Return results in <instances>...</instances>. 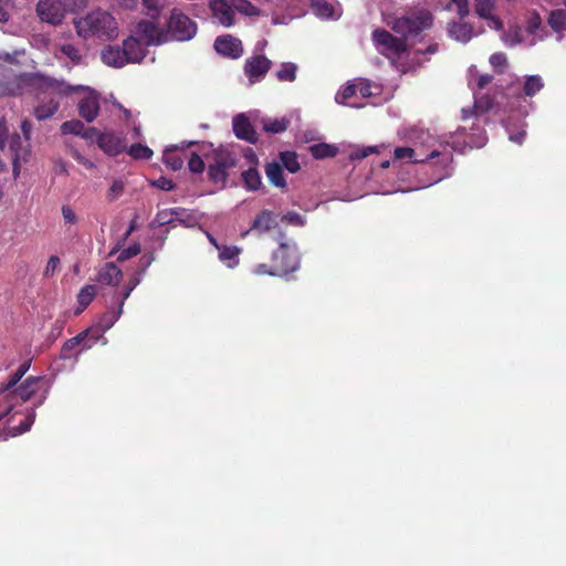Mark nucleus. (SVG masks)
Listing matches in <instances>:
<instances>
[{
	"label": "nucleus",
	"instance_id": "nucleus-1",
	"mask_svg": "<svg viewBox=\"0 0 566 566\" xmlns=\"http://www.w3.org/2000/svg\"><path fill=\"white\" fill-rule=\"evenodd\" d=\"M398 135L411 143L412 148L416 149V157L419 158V165L431 166L437 175L432 181L418 188L429 187L451 175L452 135L436 137L428 130L416 126L401 128Z\"/></svg>",
	"mask_w": 566,
	"mask_h": 566
},
{
	"label": "nucleus",
	"instance_id": "nucleus-2",
	"mask_svg": "<svg viewBox=\"0 0 566 566\" xmlns=\"http://www.w3.org/2000/svg\"><path fill=\"white\" fill-rule=\"evenodd\" d=\"M30 76H44L43 74L32 73L19 76L8 77L6 82H0V97L14 96L23 94L31 87L39 88L41 94L38 97V105L34 107L33 114L38 120H44L52 117L60 107L59 97L64 96L59 92H50L44 85L29 81H21Z\"/></svg>",
	"mask_w": 566,
	"mask_h": 566
},
{
	"label": "nucleus",
	"instance_id": "nucleus-3",
	"mask_svg": "<svg viewBox=\"0 0 566 566\" xmlns=\"http://www.w3.org/2000/svg\"><path fill=\"white\" fill-rule=\"evenodd\" d=\"M23 82V78L21 80ZM24 81H31L44 85L50 92H59L63 95H72L83 93V96L78 101L77 108L80 116L87 123H92L98 116L99 113V97L98 94L83 85H70L64 81H57L50 76H30L25 77Z\"/></svg>",
	"mask_w": 566,
	"mask_h": 566
},
{
	"label": "nucleus",
	"instance_id": "nucleus-4",
	"mask_svg": "<svg viewBox=\"0 0 566 566\" xmlns=\"http://www.w3.org/2000/svg\"><path fill=\"white\" fill-rule=\"evenodd\" d=\"M77 34L81 38H97L104 41L118 35V24L115 18L105 10L96 9L82 18L74 20Z\"/></svg>",
	"mask_w": 566,
	"mask_h": 566
},
{
	"label": "nucleus",
	"instance_id": "nucleus-5",
	"mask_svg": "<svg viewBox=\"0 0 566 566\" xmlns=\"http://www.w3.org/2000/svg\"><path fill=\"white\" fill-rule=\"evenodd\" d=\"M21 129L24 136V142L18 133H10V127L4 118L0 119V148L7 153L12 161L13 175L18 177L20 174V163L27 160L29 149L27 143L30 138L32 129L31 123L24 119L21 123Z\"/></svg>",
	"mask_w": 566,
	"mask_h": 566
},
{
	"label": "nucleus",
	"instance_id": "nucleus-6",
	"mask_svg": "<svg viewBox=\"0 0 566 566\" xmlns=\"http://www.w3.org/2000/svg\"><path fill=\"white\" fill-rule=\"evenodd\" d=\"M42 385V377H28L19 386H14L13 388H0V400L4 405V410L0 413V421L8 417L15 406L28 401L40 391Z\"/></svg>",
	"mask_w": 566,
	"mask_h": 566
},
{
	"label": "nucleus",
	"instance_id": "nucleus-7",
	"mask_svg": "<svg viewBox=\"0 0 566 566\" xmlns=\"http://www.w3.org/2000/svg\"><path fill=\"white\" fill-rule=\"evenodd\" d=\"M197 23L192 21L186 13L180 9H172L167 21V28L165 29L168 38V42L189 41L197 34Z\"/></svg>",
	"mask_w": 566,
	"mask_h": 566
},
{
	"label": "nucleus",
	"instance_id": "nucleus-8",
	"mask_svg": "<svg viewBox=\"0 0 566 566\" xmlns=\"http://www.w3.org/2000/svg\"><path fill=\"white\" fill-rule=\"evenodd\" d=\"M432 23V15L427 10H419L409 15L400 17L394 20L391 29L402 36L416 35L422 30L429 28Z\"/></svg>",
	"mask_w": 566,
	"mask_h": 566
},
{
	"label": "nucleus",
	"instance_id": "nucleus-9",
	"mask_svg": "<svg viewBox=\"0 0 566 566\" xmlns=\"http://www.w3.org/2000/svg\"><path fill=\"white\" fill-rule=\"evenodd\" d=\"M133 45H135L133 40H124L123 49L108 45L102 51V61L112 67H123L128 63H136L139 55L130 51Z\"/></svg>",
	"mask_w": 566,
	"mask_h": 566
},
{
	"label": "nucleus",
	"instance_id": "nucleus-10",
	"mask_svg": "<svg viewBox=\"0 0 566 566\" xmlns=\"http://www.w3.org/2000/svg\"><path fill=\"white\" fill-rule=\"evenodd\" d=\"M132 35L136 36L146 46L168 43L165 29L149 20L139 21L132 30Z\"/></svg>",
	"mask_w": 566,
	"mask_h": 566
},
{
	"label": "nucleus",
	"instance_id": "nucleus-11",
	"mask_svg": "<svg viewBox=\"0 0 566 566\" xmlns=\"http://www.w3.org/2000/svg\"><path fill=\"white\" fill-rule=\"evenodd\" d=\"M373 41L377 51L390 59L399 57L406 51L401 39L395 38L386 30L377 29L373 32Z\"/></svg>",
	"mask_w": 566,
	"mask_h": 566
},
{
	"label": "nucleus",
	"instance_id": "nucleus-12",
	"mask_svg": "<svg viewBox=\"0 0 566 566\" xmlns=\"http://www.w3.org/2000/svg\"><path fill=\"white\" fill-rule=\"evenodd\" d=\"M273 261L277 271L286 274L297 270L300 255L294 242H281L279 249L273 253Z\"/></svg>",
	"mask_w": 566,
	"mask_h": 566
},
{
	"label": "nucleus",
	"instance_id": "nucleus-13",
	"mask_svg": "<svg viewBox=\"0 0 566 566\" xmlns=\"http://www.w3.org/2000/svg\"><path fill=\"white\" fill-rule=\"evenodd\" d=\"M208 7L213 23L231 28L237 23L233 2L231 0H209Z\"/></svg>",
	"mask_w": 566,
	"mask_h": 566
},
{
	"label": "nucleus",
	"instance_id": "nucleus-14",
	"mask_svg": "<svg viewBox=\"0 0 566 566\" xmlns=\"http://www.w3.org/2000/svg\"><path fill=\"white\" fill-rule=\"evenodd\" d=\"M36 13L41 21L59 25L65 18L66 7L61 0H40L36 4Z\"/></svg>",
	"mask_w": 566,
	"mask_h": 566
},
{
	"label": "nucleus",
	"instance_id": "nucleus-15",
	"mask_svg": "<svg viewBox=\"0 0 566 566\" xmlns=\"http://www.w3.org/2000/svg\"><path fill=\"white\" fill-rule=\"evenodd\" d=\"M474 12L490 29L503 31V21L496 14V0H474Z\"/></svg>",
	"mask_w": 566,
	"mask_h": 566
},
{
	"label": "nucleus",
	"instance_id": "nucleus-16",
	"mask_svg": "<svg viewBox=\"0 0 566 566\" xmlns=\"http://www.w3.org/2000/svg\"><path fill=\"white\" fill-rule=\"evenodd\" d=\"M213 48L218 54L228 59H239L243 54V45L239 38L223 34L216 38Z\"/></svg>",
	"mask_w": 566,
	"mask_h": 566
},
{
	"label": "nucleus",
	"instance_id": "nucleus-17",
	"mask_svg": "<svg viewBox=\"0 0 566 566\" xmlns=\"http://www.w3.org/2000/svg\"><path fill=\"white\" fill-rule=\"evenodd\" d=\"M272 61L262 54L249 57L244 64V74L251 84L261 81L271 69Z\"/></svg>",
	"mask_w": 566,
	"mask_h": 566
},
{
	"label": "nucleus",
	"instance_id": "nucleus-18",
	"mask_svg": "<svg viewBox=\"0 0 566 566\" xmlns=\"http://www.w3.org/2000/svg\"><path fill=\"white\" fill-rule=\"evenodd\" d=\"M124 301H119L118 308L115 312H106L99 318L95 328H90L92 334V343L86 345L87 348H91L93 344H95L98 339L102 338L103 334L108 331L116 321L120 317L123 313Z\"/></svg>",
	"mask_w": 566,
	"mask_h": 566
},
{
	"label": "nucleus",
	"instance_id": "nucleus-19",
	"mask_svg": "<svg viewBox=\"0 0 566 566\" xmlns=\"http://www.w3.org/2000/svg\"><path fill=\"white\" fill-rule=\"evenodd\" d=\"M232 127L238 138L247 140L249 143H255L258 140L256 133L248 115H235L232 119Z\"/></svg>",
	"mask_w": 566,
	"mask_h": 566
},
{
	"label": "nucleus",
	"instance_id": "nucleus-20",
	"mask_svg": "<svg viewBox=\"0 0 566 566\" xmlns=\"http://www.w3.org/2000/svg\"><path fill=\"white\" fill-rule=\"evenodd\" d=\"M97 145L105 154L109 156L118 155L126 147L124 139L114 133H103L98 135Z\"/></svg>",
	"mask_w": 566,
	"mask_h": 566
},
{
	"label": "nucleus",
	"instance_id": "nucleus-21",
	"mask_svg": "<svg viewBox=\"0 0 566 566\" xmlns=\"http://www.w3.org/2000/svg\"><path fill=\"white\" fill-rule=\"evenodd\" d=\"M123 277L122 270L114 263L103 265L97 274V281L103 285L117 286Z\"/></svg>",
	"mask_w": 566,
	"mask_h": 566
},
{
	"label": "nucleus",
	"instance_id": "nucleus-22",
	"mask_svg": "<svg viewBox=\"0 0 566 566\" xmlns=\"http://www.w3.org/2000/svg\"><path fill=\"white\" fill-rule=\"evenodd\" d=\"M448 34L451 39L468 43L474 35L473 27L467 22H451L448 25Z\"/></svg>",
	"mask_w": 566,
	"mask_h": 566
},
{
	"label": "nucleus",
	"instance_id": "nucleus-23",
	"mask_svg": "<svg viewBox=\"0 0 566 566\" xmlns=\"http://www.w3.org/2000/svg\"><path fill=\"white\" fill-rule=\"evenodd\" d=\"M277 227L276 216L270 210H262L254 219L250 231L264 233Z\"/></svg>",
	"mask_w": 566,
	"mask_h": 566
},
{
	"label": "nucleus",
	"instance_id": "nucleus-24",
	"mask_svg": "<svg viewBox=\"0 0 566 566\" xmlns=\"http://www.w3.org/2000/svg\"><path fill=\"white\" fill-rule=\"evenodd\" d=\"M547 23L556 33L557 41H562L566 34V9H555L548 14Z\"/></svg>",
	"mask_w": 566,
	"mask_h": 566
},
{
	"label": "nucleus",
	"instance_id": "nucleus-25",
	"mask_svg": "<svg viewBox=\"0 0 566 566\" xmlns=\"http://www.w3.org/2000/svg\"><path fill=\"white\" fill-rule=\"evenodd\" d=\"M501 39L506 46H515L517 44L534 46L537 43L536 38H526L522 28L503 32Z\"/></svg>",
	"mask_w": 566,
	"mask_h": 566
},
{
	"label": "nucleus",
	"instance_id": "nucleus-26",
	"mask_svg": "<svg viewBox=\"0 0 566 566\" xmlns=\"http://www.w3.org/2000/svg\"><path fill=\"white\" fill-rule=\"evenodd\" d=\"M522 30L524 31L526 38H536L537 42L544 40L542 18L536 11H533L528 14L525 27L522 28Z\"/></svg>",
	"mask_w": 566,
	"mask_h": 566
},
{
	"label": "nucleus",
	"instance_id": "nucleus-27",
	"mask_svg": "<svg viewBox=\"0 0 566 566\" xmlns=\"http://www.w3.org/2000/svg\"><path fill=\"white\" fill-rule=\"evenodd\" d=\"M34 419H35V407L29 411V413L23 422H21L19 426H12V427L9 426L8 428H6L3 431L0 432V437L3 440H7L9 437H17L19 434H22V433L29 431L31 426L34 422Z\"/></svg>",
	"mask_w": 566,
	"mask_h": 566
},
{
	"label": "nucleus",
	"instance_id": "nucleus-28",
	"mask_svg": "<svg viewBox=\"0 0 566 566\" xmlns=\"http://www.w3.org/2000/svg\"><path fill=\"white\" fill-rule=\"evenodd\" d=\"M234 166L232 158H219L214 165L209 167V177L214 182H223L227 178V169Z\"/></svg>",
	"mask_w": 566,
	"mask_h": 566
},
{
	"label": "nucleus",
	"instance_id": "nucleus-29",
	"mask_svg": "<svg viewBox=\"0 0 566 566\" xmlns=\"http://www.w3.org/2000/svg\"><path fill=\"white\" fill-rule=\"evenodd\" d=\"M185 213L186 211L181 208L160 210L153 221V224L156 223L157 226H166L171 224L175 221L184 222L182 217Z\"/></svg>",
	"mask_w": 566,
	"mask_h": 566
},
{
	"label": "nucleus",
	"instance_id": "nucleus-30",
	"mask_svg": "<svg viewBox=\"0 0 566 566\" xmlns=\"http://www.w3.org/2000/svg\"><path fill=\"white\" fill-rule=\"evenodd\" d=\"M312 10L314 14L322 19H337L339 12L334 8L333 4L325 0H312Z\"/></svg>",
	"mask_w": 566,
	"mask_h": 566
},
{
	"label": "nucleus",
	"instance_id": "nucleus-31",
	"mask_svg": "<svg viewBox=\"0 0 566 566\" xmlns=\"http://www.w3.org/2000/svg\"><path fill=\"white\" fill-rule=\"evenodd\" d=\"M219 260L228 268L233 269L239 264L240 249L234 245H220L218 249Z\"/></svg>",
	"mask_w": 566,
	"mask_h": 566
},
{
	"label": "nucleus",
	"instance_id": "nucleus-32",
	"mask_svg": "<svg viewBox=\"0 0 566 566\" xmlns=\"http://www.w3.org/2000/svg\"><path fill=\"white\" fill-rule=\"evenodd\" d=\"M260 123L262 125V128L268 132V133H272V134H279V133H282L284 130H286L289 124H290V120L286 119L285 117H281V118H277V117H262L260 119Z\"/></svg>",
	"mask_w": 566,
	"mask_h": 566
},
{
	"label": "nucleus",
	"instance_id": "nucleus-33",
	"mask_svg": "<svg viewBox=\"0 0 566 566\" xmlns=\"http://www.w3.org/2000/svg\"><path fill=\"white\" fill-rule=\"evenodd\" d=\"M265 174L271 184L275 187H285V179L283 177L282 167L279 163H269L265 167Z\"/></svg>",
	"mask_w": 566,
	"mask_h": 566
},
{
	"label": "nucleus",
	"instance_id": "nucleus-34",
	"mask_svg": "<svg viewBox=\"0 0 566 566\" xmlns=\"http://www.w3.org/2000/svg\"><path fill=\"white\" fill-rule=\"evenodd\" d=\"M233 2L234 14L238 12L244 17H259L261 10L249 0H231Z\"/></svg>",
	"mask_w": 566,
	"mask_h": 566
},
{
	"label": "nucleus",
	"instance_id": "nucleus-35",
	"mask_svg": "<svg viewBox=\"0 0 566 566\" xmlns=\"http://www.w3.org/2000/svg\"><path fill=\"white\" fill-rule=\"evenodd\" d=\"M96 295V287L94 285H85L81 289L77 294V303L78 307L75 311V314L82 313L93 301Z\"/></svg>",
	"mask_w": 566,
	"mask_h": 566
},
{
	"label": "nucleus",
	"instance_id": "nucleus-36",
	"mask_svg": "<svg viewBox=\"0 0 566 566\" xmlns=\"http://www.w3.org/2000/svg\"><path fill=\"white\" fill-rule=\"evenodd\" d=\"M312 156L316 159L332 158L337 155V147L329 144H315L310 147Z\"/></svg>",
	"mask_w": 566,
	"mask_h": 566
},
{
	"label": "nucleus",
	"instance_id": "nucleus-37",
	"mask_svg": "<svg viewBox=\"0 0 566 566\" xmlns=\"http://www.w3.org/2000/svg\"><path fill=\"white\" fill-rule=\"evenodd\" d=\"M297 65L292 62H284L276 71V78L281 82H294L296 78Z\"/></svg>",
	"mask_w": 566,
	"mask_h": 566
},
{
	"label": "nucleus",
	"instance_id": "nucleus-38",
	"mask_svg": "<svg viewBox=\"0 0 566 566\" xmlns=\"http://www.w3.org/2000/svg\"><path fill=\"white\" fill-rule=\"evenodd\" d=\"M406 160L410 164H419V158L416 157V149L412 146L397 147L394 150V161Z\"/></svg>",
	"mask_w": 566,
	"mask_h": 566
},
{
	"label": "nucleus",
	"instance_id": "nucleus-39",
	"mask_svg": "<svg viewBox=\"0 0 566 566\" xmlns=\"http://www.w3.org/2000/svg\"><path fill=\"white\" fill-rule=\"evenodd\" d=\"M354 96H357V87L356 83H350L344 90L336 94L335 101L338 104L349 105L352 107H359V105L348 102Z\"/></svg>",
	"mask_w": 566,
	"mask_h": 566
},
{
	"label": "nucleus",
	"instance_id": "nucleus-40",
	"mask_svg": "<svg viewBox=\"0 0 566 566\" xmlns=\"http://www.w3.org/2000/svg\"><path fill=\"white\" fill-rule=\"evenodd\" d=\"M544 86L543 80L538 75H528L524 82V93L526 96H534Z\"/></svg>",
	"mask_w": 566,
	"mask_h": 566
},
{
	"label": "nucleus",
	"instance_id": "nucleus-41",
	"mask_svg": "<svg viewBox=\"0 0 566 566\" xmlns=\"http://www.w3.org/2000/svg\"><path fill=\"white\" fill-rule=\"evenodd\" d=\"M86 339H87V343L84 344L85 348H87L86 345L92 343L91 329H86V331L80 333L77 336H75V337L69 339L67 342H65V344L63 346V352L66 354L67 352L73 350L76 346H78L80 344H82Z\"/></svg>",
	"mask_w": 566,
	"mask_h": 566
},
{
	"label": "nucleus",
	"instance_id": "nucleus-42",
	"mask_svg": "<svg viewBox=\"0 0 566 566\" xmlns=\"http://www.w3.org/2000/svg\"><path fill=\"white\" fill-rule=\"evenodd\" d=\"M242 179L245 187L249 190H256L261 186V176L259 171L254 168H250L242 172Z\"/></svg>",
	"mask_w": 566,
	"mask_h": 566
},
{
	"label": "nucleus",
	"instance_id": "nucleus-43",
	"mask_svg": "<svg viewBox=\"0 0 566 566\" xmlns=\"http://www.w3.org/2000/svg\"><path fill=\"white\" fill-rule=\"evenodd\" d=\"M280 160L285 169L290 172L294 174L298 171L300 164L297 161V156L293 151H283L280 154Z\"/></svg>",
	"mask_w": 566,
	"mask_h": 566
},
{
	"label": "nucleus",
	"instance_id": "nucleus-44",
	"mask_svg": "<svg viewBox=\"0 0 566 566\" xmlns=\"http://www.w3.org/2000/svg\"><path fill=\"white\" fill-rule=\"evenodd\" d=\"M381 147H382V145L356 147L350 151L349 158L352 160H359V159L366 158L374 153H377V154L380 153Z\"/></svg>",
	"mask_w": 566,
	"mask_h": 566
},
{
	"label": "nucleus",
	"instance_id": "nucleus-45",
	"mask_svg": "<svg viewBox=\"0 0 566 566\" xmlns=\"http://www.w3.org/2000/svg\"><path fill=\"white\" fill-rule=\"evenodd\" d=\"M164 161L172 170H179L184 165V159L174 149H166L164 153Z\"/></svg>",
	"mask_w": 566,
	"mask_h": 566
},
{
	"label": "nucleus",
	"instance_id": "nucleus-46",
	"mask_svg": "<svg viewBox=\"0 0 566 566\" xmlns=\"http://www.w3.org/2000/svg\"><path fill=\"white\" fill-rule=\"evenodd\" d=\"M84 124L80 119H71L64 122L61 126V130L63 134H72V135H81L84 132Z\"/></svg>",
	"mask_w": 566,
	"mask_h": 566
},
{
	"label": "nucleus",
	"instance_id": "nucleus-47",
	"mask_svg": "<svg viewBox=\"0 0 566 566\" xmlns=\"http://www.w3.org/2000/svg\"><path fill=\"white\" fill-rule=\"evenodd\" d=\"M30 368V361H25L20 365L18 370L11 375L10 379L7 384L2 385L1 388H13L18 385V382L21 380V378L25 375V373Z\"/></svg>",
	"mask_w": 566,
	"mask_h": 566
},
{
	"label": "nucleus",
	"instance_id": "nucleus-48",
	"mask_svg": "<svg viewBox=\"0 0 566 566\" xmlns=\"http://www.w3.org/2000/svg\"><path fill=\"white\" fill-rule=\"evenodd\" d=\"M128 154L137 159H148L153 155V150L145 145L134 144L129 147Z\"/></svg>",
	"mask_w": 566,
	"mask_h": 566
},
{
	"label": "nucleus",
	"instance_id": "nucleus-49",
	"mask_svg": "<svg viewBox=\"0 0 566 566\" xmlns=\"http://www.w3.org/2000/svg\"><path fill=\"white\" fill-rule=\"evenodd\" d=\"M125 185L123 179L113 180L107 191V199L111 201L117 200L124 193Z\"/></svg>",
	"mask_w": 566,
	"mask_h": 566
},
{
	"label": "nucleus",
	"instance_id": "nucleus-50",
	"mask_svg": "<svg viewBox=\"0 0 566 566\" xmlns=\"http://www.w3.org/2000/svg\"><path fill=\"white\" fill-rule=\"evenodd\" d=\"M166 0H143V4L147 10V13L151 18H156L165 7Z\"/></svg>",
	"mask_w": 566,
	"mask_h": 566
},
{
	"label": "nucleus",
	"instance_id": "nucleus-51",
	"mask_svg": "<svg viewBox=\"0 0 566 566\" xmlns=\"http://www.w3.org/2000/svg\"><path fill=\"white\" fill-rule=\"evenodd\" d=\"M356 87H357V96H361V97H371L373 95H375V91H378L379 87L376 86V85H371L369 82H366V81H358L356 82Z\"/></svg>",
	"mask_w": 566,
	"mask_h": 566
},
{
	"label": "nucleus",
	"instance_id": "nucleus-52",
	"mask_svg": "<svg viewBox=\"0 0 566 566\" xmlns=\"http://www.w3.org/2000/svg\"><path fill=\"white\" fill-rule=\"evenodd\" d=\"M126 40H133L135 45L132 46V52L139 55L137 59H138V62L137 63H140L144 57L146 56L147 54V46L145 44H143L139 40H137L136 36L134 35H129Z\"/></svg>",
	"mask_w": 566,
	"mask_h": 566
},
{
	"label": "nucleus",
	"instance_id": "nucleus-53",
	"mask_svg": "<svg viewBox=\"0 0 566 566\" xmlns=\"http://www.w3.org/2000/svg\"><path fill=\"white\" fill-rule=\"evenodd\" d=\"M467 138H468V140H465V143L468 145H470L471 148H473V147L480 148V147L484 146L486 143V136L484 135V133H480V134L470 133V134H468Z\"/></svg>",
	"mask_w": 566,
	"mask_h": 566
},
{
	"label": "nucleus",
	"instance_id": "nucleus-54",
	"mask_svg": "<svg viewBox=\"0 0 566 566\" xmlns=\"http://www.w3.org/2000/svg\"><path fill=\"white\" fill-rule=\"evenodd\" d=\"M505 128L509 133V139L517 145H522L524 139H525V136H526V130H525V125H523L521 127V129L517 132V133H514L512 129H511V126L510 124H505Z\"/></svg>",
	"mask_w": 566,
	"mask_h": 566
},
{
	"label": "nucleus",
	"instance_id": "nucleus-55",
	"mask_svg": "<svg viewBox=\"0 0 566 566\" xmlns=\"http://www.w3.org/2000/svg\"><path fill=\"white\" fill-rule=\"evenodd\" d=\"M139 253H140L139 244L134 243V244L129 245L128 248L124 249L123 251H120V253L117 256V260L119 262H124L133 256H136Z\"/></svg>",
	"mask_w": 566,
	"mask_h": 566
},
{
	"label": "nucleus",
	"instance_id": "nucleus-56",
	"mask_svg": "<svg viewBox=\"0 0 566 566\" xmlns=\"http://www.w3.org/2000/svg\"><path fill=\"white\" fill-rule=\"evenodd\" d=\"M282 220L285 221L286 223H290L293 226H298V227H302L305 224L304 217L295 211H290V212L285 213L282 217Z\"/></svg>",
	"mask_w": 566,
	"mask_h": 566
},
{
	"label": "nucleus",
	"instance_id": "nucleus-57",
	"mask_svg": "<svg viewBox=\"0 0 566 566\" xmlns=\"http://www.w3.org/2000/svg\"><path fill=\"white\" fill-rule=\"evenodd\" d=\"M188 167H189L190 171H192L195 174H199V172L203 171L205 163L200 156H198L197 154H192L188 161Z\"/></svg>",
	"mask_w": 566,
	"mask_h": 566
},
{
	"label": "nucleus",
	"instance_id": "nucleus-58",
	"mask_svg": "<svg viewBox=\"0 0 566 566\" xmlns=\"http://www.w3.org/2000/svg\"><path fill=\"white\" fill-rule=\"evenodd\" d=\"M142 282V277L139 275H136L134 274L128 283V285L125 286L123 293H122V300L120 301H126L130 293L134 291V289L139 285Z\"/></svg>",
	"mask_w": 566,
	"mask_h": 566
},
{
	"label": "nucleus",
	"instance_id": "nucleus-59",
	"mask_svg": "<svg viewBox=\"0 0 566 566\" xmlns=\"http://www.w3.org/2000/svg\"><path fill=\"white\" fill-rule=\"evenodd\" d=\"M61 52L73 62H78L81 59L78 50L72 44L62 45Z\"/></svg>",
	"mask_w": 566,
	"mask_h": 566
},
{
	"label": "nucleus",
	"instance_id": "nucleus-60",
	"mask_svg": "<svg viewBox=\"0 0 566 566\" xmlns=\"http://www.w3.org/2000/svg\"><path fill=\"white\" fill-rule=\"evenodd\" d=\"M60 265V259L55 255L51 256L46 263L43 275L45 277H51L54 275L55 271Z\"/></svg>",
	"mask_w": 566,
	"mask_h": 566
},
{
	"label": "nucleus",
	"instance_id": "nucleus-61",
	"mask_svg": "<svg viewBox=\"0 0 566 566\" xmlns=\"http://www.w3.org/2000/svg\"><path fill=\"white\" fill-rule=\"evenodd\" d=\"M451 3L455 6L457 12L461 18H464L469 14V2L468 0H451Z\"/></svg>",
	"mask_w": 566,
	"mask_h": 566
},
{
	"label": "nucleus",
	"instance_id": "nucleus-62",
	"mask_svg": "<svg viewBox=\"0 0 566 566\" xmlns=\"http://www.w3.org/2000/svg\"><path fill=\"white\" fill-rule=\"evenodd\" d=\"M506 55L504 53H494L490 56V64L494 69H501L506 65Z\"/></svg>",
	"mask_w": 566,
	"mask_h": 566
},
{
	"label": "nucleus",
	"instance_id": "nucleus-63",
	"mask_svg": "<svg viewBox=\"0 0 566 566\" xmlns=\"http://www.w3.org/2000/svg\"><path fill=\"white\" fill-rule=\"evenodd\" d=\"M62 216L66 223L75 224L77 221L76 213L70 206L62 207Z\"/></svg>",
	"mask_w": 566,
	"mask_h": 566
},
{
	"label": "nucleus",
	"instance_id": "nucleus-64",
	"mask_svg": "<svg viewBox=\"0 0 566 566\" xmlns=\"http://www.w3.org/2000/svg\"><path fill=\"white\" fill-rule=\"evenodd\" d=\"M153 260H154V258L151 255H143L139 259V271H137L135 274L139 275L142 277L144 275V273L146 272V270L151 264Z\"/></svg>",
	"mask_w": 566,
	"mask_h": 566
}]
</instances>
